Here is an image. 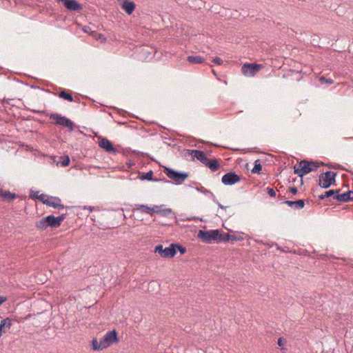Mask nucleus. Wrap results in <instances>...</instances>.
Returning <instances> with one entry per match:
<instances>
[{
  "mask_svg": "<svg viewBox=\"0 0 353 353\" xmlns=\"http://www.w3.org/2000/svg\"><path fill=\"white\" fill-rule=\"evenodd\" d=\"M284 203L287 204L290 207H294L296 209H302L305 206L304 200L299 199L297 201H285Z\"/></svg>",
  "mask_w": 353,
  "mask_h": 353,
  "instance_id": "6ab92c4d",
  "label": "nucleus"
},
{
  "mask_svg": "<svg viewBox=\"0 0 353 353\" xmlns=\"http://www.w3.org/2000/svg\"><path fill=\"white\" fill-rule=\"evenodd\" d=\"M65 217H66V214H62L60 216L56 217L59 226L61 225V223L63 221V220L65 219Z\"/></svg>",
  "mask_w": 353,
  "mask_h": 353,
  "instance_id": "f704fd0d",
  "label": "nucleus"
},
{
  "mask_svg": "<svg viewBox=\"0 0 353 353\" xmlns=\"http://www.w3.org/2000/svg\"><path fill=\"white\" fill-rule=\"evenodd\" d=\"M48 201L46 205L57 209H63L65 206L61 204V200L57 196H48Z\"/></svg>",
  "mask_w": 353,
  "mask_h": 353,
  "instance_id": "ddd939ff",
  "label": "nucleus"
},
{
  "mask_svg": "<svg viewBox=\"0 0 353 353\" xmlns=\"http://www.w3.org/2000/svg\"><path fill=\"white\" fill-rule=\"evenodd\" d=\"M60 159L57 164H61L63 167L68 166L70 164V160L68 155L61 157Z\"/></svg>",
  "mask_w": 353,
  "mask_h": 353,
  "instance_id": "bb28decb",
  "label": "nucleus"
},
{
  "mask_svg": "<svg viewBox=\"0 0 353 353\" xmlns=\"http://www.w3.org/2000/svg\"><path fill=\"white\" fill-rule=\"evenodd\" d=\"M135 7V3L128 0H125L122 4V8L128 14H131L134 12Z\"/></svg>",
  "mask_w": 353,
  "mask_h": 353,
  "instance_id": "a211bd4d",
  "label": "nucleus"
},
{
  "mask_svg": "<svg viewBox=\"0 0 353 353\" xmlns=\"http://www.w3.org/2000/svg\"><path fill=\"white\" fill-rule=\"evenodd\" d=\"M261 68V64L246 63L241 67V72L245 76L254 77Z\"/></svg>",
  "mask_w": 353,
  "mask_h": 353,
  "instance_id": "1a4fd4ad",
  "label": "nucleus"
},
{
  "mask_svg": "<svg viewBox=\"0 0 353 353\" xmlns=\"http://www.w3.org/2000/svg\"><path fill=\"white\" fill-rule=\"evenodd\" d=\"M48 196L47 194H41L40 195H37L36 196H32V194H30V198L32 199H38L41 202H42L43 204H46V202L48 201Z\"/></svg>",
  "mask_w": 353,
  "mask_h": 353,
  "instance_id": "393cba45",
  "label": "nucleus"
},
{
  "mask_svg": "<svg viewBox=\"0 0 353 353\" xmlns=\"http://www.w3.org/2000/svg\"><path fill=\"white\" fill-rule=\"evenodd\" d=\"M174 243H172L169 247L163 248L162 245H158L154 248V252L163 258H172L176 254V249H174Z\"/></svg>",
  "mask_w": 353,
  "mask_h": 353,
  "instance_id": "6e6552de",
  "label": "nucleus"
},
{
  "mask_svg": "<svg viewBox=\"0 0 353 353\" xmlns=\"http://www.w3.org/2000/svg\"><path fill=\"white\" fill-rule=\"evenodd\" d=\"M0 197H2L3 201L11 202L14 199L19 197V196L15 193L10 192L8 190L0 189Z\"/></svg>",
  "mask_w": 353,
  "mask_h": 353,
  "instance_id": "f3484780",
  "label": "nucleus"
},
{
  "mask_svg": "<svg viewBox=\"0 0 353 353\" xmlns=\"http://www.w3.org/2000/svg\"><path fill=\"white\" fill-rule=\"evenodd\" d=\"M172 212L171 208H164L163 207L160 209L159 212H157V214H160L163 216H168Z\"/></svg>",
  "mask_w": 353,
  "mask_h": 353,
  "instance_id": "c85d7f7f",
  "label": "nucleus"
},
{
  "mask_svg": "<svg viewBox=\"0 0 353 353\" xmlns=\"http://www.w3.org/2000/svg\"><path fill=\"white\" fill-rule=\"evenodd\" d=\"M36 227L40 230H46L48 227L59 228L56 216L53 215H48L39 221L35 223Z\"/></svg>",
  "mask_w": 353,
  "mask_h": 353,
  "instance_id": "0eeeda50",
  "label": "nucleus"
},
{
  "mask_svg": "<svg viewBox=\"0 0 353 353\" xmlns=\"http://www.w3.org/2000/svg\"><path fill=\"white\" fill-rule=\"evenodd\" d=\"M336 172L327 171L319 176V185L322 188H329L336 183Z\"/></svg>",
  "mask_w": 353,
  "mask_h": 353,
  "instance_id": "7ed1b4c3",
  "label": "nucleus"
},
{
  "mask_svg": "<svg viewBox=\"0 0 353 353\" xmlns=\"http://www.w3.org/2000/svg\"><path fill=\"white\" fill-rule=\"evenodd\" d=\"M187 152L192 156L193 159H196L200 162L203 163L204 161H206V154L204 152L198 150H188Z\"/></svg>",
  "mask_w": 353,
  "mask_h": 353,
  "instance_id": "2eb2a0df",
  "label": "nucleus"
},
{
  "mask_svg": "<svg viewBox=\"0 0 353 353\" xmlns=\"http://www.w3.org/2000/svg\"><path fill=\"white\" fill-rule=\"evenodd\" d=\"M219 238H217V243L219 242H224V243H226V242H228L230 241V234L229 233H226V232H224L221 230H219Z\"/></svg>",
  "mask_w": 353,
  "mask_h": 353,
  "instance_id": "b1692460",
  "label": "nucleus"
},
{
  "mask_svg": "<svg viewBox=\"0 0 353 353\" xmlns=\"http://www.w3.org/2000/svg\"><path fill=\"white\" fill-rule=\"evenodd\" d=\"M325 198H326V197H325V196H324V194H321V195H319V200H323V199H325Z\"/></svg>",
  "mask_w": 353,
  "mask_h": 353,
  "instance_id": "c03bdc74",
  "label": "nucleus"
},
{
  "mask_svg": "<svg viewBox=\"0 0 353 353\" xmlns=\"http://www.w3.org/2000/svg\"><path fill=\"white\" fill-rule=\"evenodd\" d=\"M262 170V165L260 163V161L258 159L255 161L254 168L252 170V173H260V171Z\"/></svg>",
  "mask_w": 353,
  "mask_h": 353,
  "instance_id": "cd10ccee",
  "label": "nucleus"
},
{
  "mask_svg": "<svg viewBox=\"0 0 353 353\" xmlns=\"http://www.w3.org/2000/svg\"><path fill=\"white\" fill-rule=\"evenodd\" d=\"M287 343V341L285 339L281 337L278 339V345L281 347V350H284V345Z\"/></svg>",
  "mask_w": 353,
  "mask_h": 353,
  "instance_id": "2f4dec72",
  "label": "nucleus"
},
{
  "mask_svg": "<svg viewBox=\"0 0 353 353\" xmlns=\"http://www.w3.org/2000/svg\"><path fill=\"white\" fill-rule=\"evenodd\" d=\"M221 161V159H210L206 157V161H204L203 164L209 168L212 172H216L220 168Z\"/></svg>",
  "mask_w": 353,
  "mask_h": 353,
  "instance_id": "4468645a",
  "label": "nucleus"
},
{
  "mask_svg": "<svg viewBox=\"0 0 353 353\" xmlns=\"http://www.w3.org/2000/svg\"><path fill=\"white\" fill-rule=\"evenodd\" d=\"M61 2L64 7L70 11H79L83 9V6L76 0H56Z\"/></svg>",
  "mask_w": 353,
  "mask_h": 353,
  "instance_id": "9b49d317",
  "label": "nucleus"
},
{
  "mask_svg": "<svg viewBox=\"0 0 353 353\" xmlns=\"http://www.w3.org/2000/svg\"><path fill=\"white\" fill-rule=\"evenodd\" d=\"M163 172L169 179L178 184L182 183L188 177L187 172L176 171L170 168H165Z\"/></svg>",
  "mask_w": 353,
  "mask_h": 353,
  "instance_id": "423d86ee",
  "label": "nucleus"
},
{
  "mask_svg": "<svg viewBox=\"0 0 353 353\" xmlns=\"http://www.w3.org/2000/svg\"><path fill=\"white\" fill-rule=\"evenodd\" d=\"M267 192L271 197H275L276 196V192L273 188H267Z\"/></svg>",
  "mask_w": 353,
  "mask_h": 353,
  "instance_id": "e433bc0d",
  "label": "nucleus"
},
{
  "mask_svg": "<svg viewBox=\"0 0 353 353\" xmlns=\"http://www.w3.org/2000/svg\"><path fill=\"white\" fill-rule=\"evenodd\" d=\"M12 321L13 320L10 318H6V319L1 320V326L3 327V328H4V333L8 332L10 329V327L12 325Z\"/></svg>",
  "mask_w": 353,
  "mask_h": 353,
  "instance_id": "5701e85b",
  "label": "nucleus"
},
{
  "mask_svg": "<svg viewBox=\"0 0 353 353\" xmlns=\"http://www.w3.org/2000/svg\"><path fill=\"white\" fill-rule=\"evenodd\" d=\"M152 176H153V172L152 170H150L148 172H147L146 174H145L144 175H143L141 179L142 180L151 181V180H152Z\"/></svg>",
  "mask_w": 353,
  "mask_h": 353,
  "instance_id": "c756f323",
  "label": "nucleus"
},
{
  "mask_svg": "<svg viewBox=\"0 0 353 353\" xmlns=\"http://www.w3.org/2000/svg\"><path fill=\"white\" fill-rule=\"evenodd\" d=\"M241 181L239 175L234 172H230L222 176L221 181L225 185H232Z\"/></svg>",
  "mask_w": 353,
  "mask_h": 353,
  "instance_id": "9d476101",
  "label": "nucleus"
},
{
  "mask_svg": "<svg viewBox=\"0 0 353 353\" xmlns=\"http://www.w3.org/2000/svg\"><path fill=\"white\" fill-rule=\"evenodd\" d=\"M319 165L320 164L317 162L302 160L299 162L298 167L296 165L294 167V173L302 178L305 174L316 171Z\"/></svg>",
  "mask_w": 353,
  "mask_h": 353,
  "instance_id": "f03ea898",
  "label": "nucleus"
},
{
  "mask_svg": "<svg viewBox=\"0 0 353 353\" xmlns=\"http://www.w3.org/2000/svg\"><path fill=\"white\" fill-rule=\"evenodd\" d=\"M187 60L191 63L198 64V63H201L204 62L205 59L201 56L196 55V56H188L187 58Z\"/></svg>",
  "mask_w": 353,
  "mask_h": 353,
  "instance_id": "4be33fe9",
  "label": "nucleus"
},
{
  "mask_svg": "<svg viewBox=\"0 0 353 353\" xmlns=\"http://www.w3.org/2000/svg\"><path fill=\"white\" fill-rule=\"evenodd\" d=\"M57 95L59 96V97L63 99L66 101H68L70 102L74 101L72 94L66 92L65 90H62L61 91L59 92Z\"/></svg>",
  "mask_w": 353,
  "mask_h": 353,
  "instance_id": "412c9836",
  "label": "nucleus"
},
{
  "mask_svg": "<svg viewBox=\"0 0 353 353\" xmlns=\"http://www.w3.org/2000/svg\"><path fill=\"white\" fill-rule=\"evenodd\" d=\"M212 62L217 65H221L223 63V60L219 57H215L212 59Z\"/></svg>",
  "mask_w": 353,
  "mask_h": 353,
  "instance_id": "58836bf2",
  "label": "nucleus"
},
{
  "mask_svg": "<svg viewBox=\"0 0 353 353\" xmlns=\"http://www.w3.org/2000/svg\"><path fill=\"white\" fill-rule=\"evenodd\" d=\"M163 207H164L163 205H154L153 207L150 208V210H151V214L152 213H155V214H157V212H159L160 211V209L162 208Z\"/></svg>",
  "mask_w": 353,
  "mask_h": 353,
  "instance_id": "72a5a7b5",
  "label": "nucleus"
},
{
  "mask_svg": "<svg viewBox=\"0 0 353 353\" xmlns=\"http://www.w3.org/2000/svg\"><path fill=\"white\" fill-rule=\"evenodd\" d=\"M340 192H341L340 189L330 190L328 191H326L324 193V196H325L326 198H329L330 196H333V199H334V196H336V195H338Z\"/></svg>",
  "mask_w": 353,
  "mask_h": 353,
  "instance_id": "a878e982",
  "label": "nucleus"
},
{
  "mask_svg": "<svg viewBox=\"0 0 353 353\" xmlns=\"http://www.w3.org/2000/svg\"><path fill=\"white\" fill-rule=\"evenodd\" d=\"M94 36L96 37V39H97V40H102V41L105 40V37L101 34H98V33L95 32Z\"/></svg>",
  "mask_w": 353,
  "mask_h": 353,
  "instance_id": "4c0bfd02",
  "label": "nucleus"
},
{
  "mask_svg": "<svg viewBox=\"0 0 353 353\" xmlns=\"http://www.w3.org/2000/svg\"><path fill=\"white\" fill-rule=\"evenodd\" d=\"M319 81H321V83H328V84H332L334 83V81L332 79H327L326 77H321L319 78Z\"/></svg>",
  "mask_w": 353,
  "mask_h": 353,
  "instance_id": "473e14b6",
  "label": "nucleus"
},
{
  "mask_svg": "<svg viewBox=\"0 0 353 353\" xmlns=\"http://www.w3.org/2000/svg\"><path fill=\"white\" fill-rule=\"evenodd\" d=\"M334 199L340 202L353 201V191L348 190L343 194H339L334 196Z\"/></svg>",
  "mask_w": 353,
  "mask_h": 353,
  "instance_id": "dca6fc26",
  "label": "nucleus"
},
{
  "mask_svg": "<svg viewBox=\"0 0 353 353\" xmlns=\"http://www.w3.org/2000/svg\"><path fill=\"white\" fill-rule=\"evenodd\" d=\"M230 241H242L243 239V237L241 236H236V235H234V234H230Z\"/></svg>",
  "mask_w": 353,
  "mask_h": 353,
  "instance_id": "c9c22d12",
  "label": "nucleus"
},
{
  "mask_svg": "<svg viewBox=\"0 0 353 353\" xmlns=\"http://www.w3.org/2000/svg\"><path fill=\"white\" fill-rule=\"evenodd\" d=\"M4 333V328L1 326V324L0 323V337L2 336V334Z\"/></svg>",
  "mask_w": 353,
  "mask_h": 353,
  "instance_id": "37998d69",
  "label": "nucleus"
},
{
  "mask_svg": "<svg viewBox=\"0 0 353 353\" xmlns=\"http://www.w3.org/2000/svg\"><path fill=\"white\" fill-rule=\"evenodd\" d=\"M197 237L203 243L210 244L213 241L217 242V238L219 236V230H202L198 232Z\"/></svg>",
  "mask_w": 353,
  "mask_h": 353,
  "instance_id": "20e7f679",
  "label": "nucleus"
},
{
  "mask_svg": "<svg viewBox=\"0 0 353 353\" xmlns=\"http://www.w3.org/2000/svg\"><path fill=\"white\" fill-rule=\"evenodd\" d=\"M118 342L117 332L115 330H113L108 331L99 341L97 339H92V349L94 351H101Z\"/></svg>",
  "mask_w": 353,
  "mask_h": 353,
  "instance_id": "f257e3e1",
  "label": "nucleus"
},
{
  "mask_svg": "<svg viewBox=\"0 0 353 353\" xmlns=\"http://www.w3.org/2000/svg\"><path fill=\"white\" fill-rule=\"evenodd\" d=\"M50 119L53 124L67 128L70 131L74 130V123L65 117L57 113H53L50 115Z\"/></svg>",
  "mask_w": 353,
  "mask_h": 353,
  "instance_id": "39448f33",
  "label": "nucleus"
},
{
  "mask_svg": "<svg viewBox=\"0 0 353 353\" xmlns=\"http://www.w3.org/2000/svg\"><path fill=\"white\" fill-rule=\"evenodd\" d=\"M7 301V298L6 296H0V305H2Z\"/></svg>",
  "mask_w": 353,
  "mask_h": 353,
  "instance_id": "a19ab883",
  "label": "nucleus"
},
{
  "mask_svg": "<svg viewBox=\"0 0 353 353\" xmlns=\"http://www.w3.org/2000/svg\"><path fill=\"white\" fill-rule=\"evenodd\" d=\"M4 333V328L1 326V324L0 323V337L2 336V334Z\"/></svg>",
  "mask_w": 353,
  "mask_h": 353,
  "instance_id": "79ce46f5",
  "label": "nucleus"
},
{
  "mask_svg": "<svg viewBox=\"0 0 353 353\" xmlns=\"http://www.w3.org/2000/svg\"><path fill=\"white\" fill-rule=\"evenodd\" d=\"M219 207L221 209H225L227 208V207L222 205L221 203H219Z\"/></svg>",
  "mask_w": 353,
  "mask_h": 353,
  "instance_id": "a18cd8bd",
  "label": "nucleus"
},
{
  "mask_svg": "<svg viewBox=\"0 0 353 353\" xmlns=\"http://www.w3.org/2000/svg\"><path fill=\"white\" fill-rule=\"evenodd\" d=\"M174 249H176V252L179 250L181 254H183L186 252V248L179 244L174 243Z\"/></svg>",
  "mask_w": 353,
  "mask_h": 353,
  "instance_id": "7c9ffc66",
  "label": "nucleus"
},
{
  "mask_svg": "<svg viewBox=\"0 0 353 353\" xmlns=\"http://www.w3.org/2000/svg\"><path fill=\"white\" fill-rule=\"evenodd\" d=\"M138 210L141 211V212L151 214L150 207L148 206L147 205L136 204L135 208L132 209V212H134Z\"/></svg>",
  "mask_w": 353,
  "mask_h": 353,
  "instance_id": "aec40b11",
  "label": "nucleus"
},
{
  "mask_svg": "<svg viewBox=\"0 0 353 353\" xmlns=\"http://www.w3.org/2000/svg\"><path fill=\"white\" fill-rule=\"evenodd\" d=\"M99 145L106 152L116 154L117 150L113 147L112 143L107 138L99 139Z\"/></svg>",
  "mask_w": 353,
  "mask_h": 353,
  "instance_id": "f8f14e48",
  "label": "nucleus"
},
{
  "mask_svg": "<svg viewBox=\"0 0 353 353\" xmlns=\"http://www.w3.org/2000/svg\"><path fill=\"white\" fill-rule=\"evenodd\" d=\"M290 192H292L294 194H296L298 192V189L296 187H290Z\"/></svg>",
  "mask_w": 353,
  "mask_h": 353,
  "instance_id": "ea45409f",
  "label": "nucleus"
}]
</instances>
